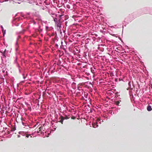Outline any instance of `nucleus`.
<instances>
[{
	"label": "nucleus",
	"mask_w": 152,
	"mask_h": 152,
	"mask_svg": "<svg viewBox=\"0 0 152 152\" xmlns=\"http://www.w3.org/2000/svg\"><path fill=\"white\" fill-rule=\"evenodd\" d=\"M69 118L70 117H68L66 115L64 117L62 115H61L59 118V119L60 120L59 122L61 123V124H63V121L64 120L69 119Z\"/></svg>",
	"instance_id": "obj_1"
},
{
	"label": "nucleus",
	"mask_w": 152,
	"mask_h": 152,
	"mask_svg": "<svg viewBox=\"0 0 152 152\" xmlns=\"http://www.w3.org/2000/svg\"><path fill=\"white\" fill-rule=\"evenodd\" d=\"M76 118V117L74 116H72L71 117V119H75Z\"/></svg>",
	"instance_id": "obj_10"
},
{
	"label": "nucleus",
	"mask_w": 152,
	"mask_h": 152,
	"mask_svg": "<svg viewBox=\"0 0 152 152\" xmlns=\"http://www.w3.org/2000/svg\"><path fill=\"white\" fill-rule=\"evenodd\" d=\"M43 126H41L39 128V131H41L42 130H43Z\"/></svg>",
	"instance_id": "obj_6"
},
{
	"label": "nucleus",
	"mask_w": 152,
	"mask_h": 152,
	"mask_svg": "<svg viewBox=\"0 0 152 152\" xmlns=\"http://www.w3.org/2000/svg\"><path fill=\"white\" fill-rule=\"evenodd\" d=\"M120 102H121V101H116L115 102V104L117 105V106H119V103H120Z\"/></svg>",
	"instance_id": "obj_4"
},
{
	"label": "nucleus",
	"mask_w": 152,
	"mask_h": 152,
	"mask_svg": "<svg viewBox=\"0 0 152 152\" xmlns=\"http://www.w3.org/2000/svg\"><path fill=\"white\" fill-rule=\"evenodd\" d=\"M30 136V135H29V134H27L26 135V137H27V138H28L29 137V136Z\"/></svg>",
	"instance_id": "obj_11"
},
{
	"label": "nucleus",
	"mask_w": 152,
	"mask_h": 152,
	"mask_svg": "<svg viewBox=\"0 0 152 152\" xmlns=\"http://www.w3.org/2000/svg\"><path fill=\"white\" fill-rule=\"evenodd\" d=\"M100 121V119H99V118L97 119L96 120V123L93 124V127L95 128L97 127L98 126V125L97 124L98 122H99V121Z\"/></svg>",
	"instance_id": "obj_3"
},
{
	"label": "nucleus",
	"mask_w": 152,
	"mask_h": 152,
	"mask_svg": "<svg viewBox=\"0 0 152 152\" xmlns=\"http://www.w3.org/2000/svg\"><path fill=\"white\" fill-rule=\"evenodd\" d=\"M56 25L57 27V29L58 30H60L61 27V22L60 20H58V21L56 23Z\"/></svg>",
	"instance_id": "obj_2"
},
{
	"label": "nucleus",
	"mask_w": 152,
	"mask_h": 152,
	"mask_svg": "<svg viewBox=\"0 0 152 152\" xmlns=\"http://www.w3.org/2000/svg\"><path fill=\"white\" fill-rule=\"evenodd\" d=\"M152 109L151 106H149L147 107V110L148 111H150Z\"/></svg>",
	"instance_id": "obj_5"
},
{
	"label": "nucleus",
	"mask_w": 152,
	"mask_h": 152,
	"mask_svg": "<svg viewBox=\"0 0 152 152\" xmlns=\"http://www.w3.org/2000/svg\"><path fill=\"white\" fill-rule=\"evenodd\" d=\"M66 7L68 9H70V6L69 5H66Z\"/></svg>",
	"instance_id": "obj_9"
},
{
	"label": "nucleus",
	"mask_w": 152,
	"mask_h": 152,
	"mask_svg": "<svg viewBox=\"0 0 152 152\" xmlns=\"http://www.w3.org/2000/svg\"><path fill=\"white\" fill-rule=\"evenodd\" d=\"M129 83H130V82H129Z\"/></svg>",
	"instance_id": "obj_14"
},
{
	"label": "nucleus",
	"mask_w": 152,
	"mask_h": 152,
	"mask_svg": "<svg viewBox=\"0 0 152 152\" xmlns=\"http://www.w3.org/2000/svg\"><path fill=\"white\" fill-rule=\"evenodd\" d=\"M6 50H5L4 51V53H3V55H4V53H5V52Z\"/></svg>",
	"instance_id": "obj_12"
},
{
	"label": "nucleus",
	"mask_w": 152,
	"mask_h": 152,
	"mask_svg": "<svg viewBox=\"0 0 152 152\" xmlns=\"http://www.w3.org/2000/svg\"><path fill=\"white\" fill-rule=\"evenodd\" d=\"M58 20L56 18H55L54 19V21L56 23L58 21Z\"/></svg>",
	"instance_id": "obj_7"
},
{
	"label": "nucleus",
	"mask_w": 152,
	"mask_h": 152,
	"mask_svg": "<svg viewBox=\"0 0 152 152\" xmlns=\"http://www.w3.org/2000/svg\"><path fill=\"white\" fill-rule=\"evenodd\" d=\"M6 31L5 30H4H4L2 31V32L3 33V36H4V35H5V33H6Z\"/></svg>",
	"instance_id": "obj_8"
},
{
	"label": "nucleus",
	"mask_w": 152,
	"mask_h": 152,
	"mask_svg": "<svg viewBox=\"0 0 152 152\" xmlns=\"http://www.w3.org/2000/svg\"><path fill=\"white\" fill-rule=\"evenodd\" d=\"M1 28H2V31L4 30V28H3V27L2 26H1Z\"/></svg>",
	"instance_id": "obj_13"
}]
</instances>
